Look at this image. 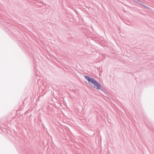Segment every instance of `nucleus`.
Returning a JSON list of instances; mask_svg holds the SVG:
<instances>
[{
	"label": "nucleus",
	"mask_w": 154,
	"mask_h": 154,
	"mask_svg": "<svg viewBox=\"0 0 154 154\" xmlns=\"http://www.w3.org/2000/svg\"><path fill=\"white\" fill-rule=\"evenodd\" d=\"M134 2H136V1H137V0H133Z\"/></svg>",
	"instance_id": "nucleus-3"
},
{
	"label": "nucleus",
	"mask_w": 154,
	"mask_h": 154,
	"mask_svg": "<svg viewBox=\"0 0 154 154\" xmlns=\"http://www.w3.org/2000/svg\"><path fill=\"white\" fill-rule=\"evenodd\" d=\"M85 78L88 81L89 84L91 86L98 90L100 89V85L94 79L86 76H85Z\"/></svg>",
	"instance_id": "nucleus-1"
},
{
	"label": "nucleus",
	"mask_w": 154,
	"mask_h": 154,
	"mask_svg": "<svg viewBox=\"0 0 154 154\" xmlns=\"http://www.w3.org/2000/svg\"><path fill=\"white\" fill-rule=\"evenodd\" d=\"M136 3H137L138 4H140L141 5L144 6L146 8H148V7H147V6L143 5V2H142V1L140 0H137V1H136Z\"/></svg>",
	"instance_id": "nucleus-2"
}]
</instances>
